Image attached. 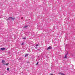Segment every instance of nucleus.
<instances>
[{
	"mask_svg": "<svg viewBox=\"0 0 75 75\" xmlns=\"http://www.w3.org/2000/svg\"><path fill=\"white\" fill-rule=\"evenodd\" d=\"M10 18H11V19L12 20H14V19H15V18H13L12 17H10L8 18V20H10Z\"/></svg>",
	"mask_w": 75,
	"mask_h": 75,
	"instance_id": "obj_1",
	"label": "nucleus"
},
{
	"mask_svg": "<svg viewBox=\"0 0 75 75\" xmlns=\"http://www.w3.org/2000/svg\"><path fill=\"white\" fill-rule=\"evenodd\" d=\"M52 48L51 46H49V47H48V48L47 49V50H50V49H52Z\"/></svg>",
	"mask_w": 75,
	"mask_h": 75,
	"instance_id": "obj_2",
	"label": "nucleus"
},
{
	"mask_svg": "<svg viewBox=\"0 0 75 75\" xmlns=\"http://www.w3.org/2000/svg\"><path fill=\"white\" fill-rule=\"evenodd\" d=\"M2 62L3 64L4 65H5V61H4V60H3L2 61Z\"/></svg>",
	"mask_w": 75,
	"mask_h": 75,
	"instance_id": "obj_3",
	"label": "nucleus"
},
{
	"mask_svg": "<svg viewBox=\"0 0 75 75\" xmlns=\"http://www.w3.org/2000/svg\"><path fill=\"white\" fill-rule=\"evenodd\" d=\"M5 49H6L5 48H1V50H2V51H3V50H4Z\"/></svg>",
	"mask_w": 75,
	"mask_h": 75,
	"instance_id": "obj_4",
	"label": "nucleus"
},
{
	"mask_svg": "<svg viewBox=\"0 0 75 75\" xmlns=\"http://www.w3.org/2000/svg\"><path fill=\"white\" fill-rule=\"evenodd\" d=\"M59 74H60V75H65V74H63V73H59Z\"/></svg>",
	"mask_w": 75,
	"mask_h": 75,
	"instance_id": "obj_5",
	"label": "nucleus"
},
{
	"mask_svg": "<svg viewBox=\"0 0 75 75\" xmlns=\"http://www.w3.org/2000/svg\"><path fill=\"white\" fill-rule=\"evenodd\" d=\"M28 55V54H26L25 55V57H27Z\"/></svg>",
	"mask_w": 75,
	"mask_h": 75,
	"instance_id": "obj_6",
	"label": "nucleus"
},
{
	"mask_svg": "<svg viewBox=\"0 0 75 75\" xmlns=\"http://www.w3.org/2000/svg\"><path fill=\"white\" fill-rule=\"evenodd\" d=\"M27 27H28V25L25 26H24L23 28H27Z\"/></svg>",
	"mask_w": 75,
	"mask_h": 75,
	"instance_id": "obj_7",
	"label": "nucleus"
},
{
	"mask_svg": "<svg viewBox=\"0 0 75 75\" xmlns=\"http://www.w3.org/2000/svg\"><path fill=\"white\" fill-rule=\"evenodd\" d=\"M22 39L23 40H24L25 39H26V38L25 37H23L22 38Z\"/></svg>",
	"mask_w": 75,
	"mask_h": 75,
	"instance_id": "obj_8",
	"label": "nucleus"
},
{
	"mask_svg": "<svg viewBox=\"0 0 75 75\" xmlns=\"http://www.w3.org/2000/svg\"><path fill=\"white\" fill-rule=\"evenodd\" d=\"M67 54H66L65 55V56L64 57V58H67Z\"/></svg>",
	"mask_w": 75,
	"mask_h": 75,
	"instance_id": "obj_9",
	"label": "nucleus"
},
{
	"mask_svg": "<svg viewBox=\"0 0 75 75\" xmlns=\"http://www.w3.org/2000/svg\"><path fill=\"white\" fill-rule=\"evenodd\" d=\"M24 43L23 42L22 43V44H21V45H24Z\"/></svg>",
	"mask_w": 75,
	"mask_h": 75,
	"instance_id": "obj_10",
	"label": "nucleus"
},
{
	"mask_svg": "<svg viewBox=\"0 0 75 75\" xmlns=\"http://www.w3.org/2000/svg\"><path fill=\"white\" fill-rule=\"evenodd\" d=\"M9 69H10V68H7V70H8V71H9Z\"/></svg>",
	"mask_w": 75,
	"mask_h": 75,
	"instance_id": "obj_11",
	"label": "nucleus"
},
{
	"mask_svg": "<svg viewBox=\"0 0 75 75\" xmlns=\"http://www.w3.org/2000/svg\"><path fill=\"white\" fill-rule=\"evenodd\" d=\"M39 45H38V44H37L36 45V47H38V46Z\"/></svg>",
	"mask_w": 75,
	"mask_h": 75,
	"instance_id": "obj_12",
	"label": "nucleus"
},
{
	"mask_svg": "<svg viewBox=\"0 0 75 75\" xmlns=\"http://www.w3.org/2000/svg\"><path fill=\"white\" fill-rule=\"evenodd\" d=\"M8 64H9V63H7V64H6L5 65H8Z\"/></svg>",
	"mask_w": 75,
	"mask_h": 75,
	"instance_id": "obj_13",
	"label": "nucleus"
},
{
	"mask_svg": "<svg viewBox=\"0 0 75 75\" xmlns=\"http://www.w3.org/2000/svg\"><path fill=\"white\" fill-rule=\"evenodd\" d=\"M38 62L37 63H36V65H38Z\"/></svg>",
	"mask_w": 75,
	"mask_h": 75,
	"instance_id": "obj_14",
	"label": "nucleus"
},
{
	"mask_svg": "<svg viewBox=\"0 0 75 75\" xmlns=\"http://www.w3.org/2000/svg\"><path fill=\"white\" fill-rule=\"evenodd\" d=\"M50 75H53V74H50Z\"/></svg>",
	"mask_w": 75,
	"mask_h": 75,
	"instance_id": "obj_15",
	"label": "nucleus"
},
{
	"mask_svg": "<svg viewBox=\"0 0 75 75\" xmlns=\"http://www.w3.org/2000/svg\"><path fill=\"white\" fill-rule=\"evenodd\" d=\"M35 48H36V49H37V47H35Z\"/></svg>",
	"mask_w": 75,
	"mask_h": 75,
	"instance_id": "obj_16",
	"label": "nucleus"
},
{
	"mask_svg": "<svg viewBox=\"0 0 75 75\" xmlns=\"http://www.w3.org/2000/svg\"><path fill=\"white\" fill-rule=\"evenodd\" d=\"M21 18V19H23V17H22V18Z\"/></svg>",
	"mask_w": 75,
	"mask_h": 75,
	"instance_id": "obj_17",
	"label": "nucleus"
},
{
	"mask_svg": "<svg viewBox=\"0 0 75 75\" xmlns=\"http://www.w3.org/2000/svg\"><path fill=\"white\" fill-rule=\"evenodd\" d=\"M27 63H28V62H27Z\"/></svg>",
	"mask_w": 75,
	"mask_h": 75,
	"instance_id": "obj_18",
	"label": "nucleus"
}]
</instances>
